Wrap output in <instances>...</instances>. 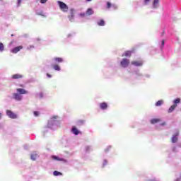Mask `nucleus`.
Wrapping results in <instances>:
<instances>
[{
  "label": "nucleus",
  "mask_w": 181,
  "mask_h": 181,
  "mask_svg": "<svg viewBox=\"0 0 181 181\" xmlns=\"http://www.w3.org/2000/svg\"><path fill=\"white\" fill-rule=\"evenodd\" d=\"M177 107V105H172L168 109V112L170 114V112H173L175 111V109Z\"/></svg>",
  "instance_id": "nucleus-15"
},
{
  "label": "nucleus",
  "mask_w": 181,
  "mask_h": 181,
  "mask_svg": "<svg viewBox=\"0 0 181 181\" xmlns=\"http://www.w3.org/2000/svg\"><path fill=\"white\" fill-rule=\"evenodd\" d=\"M55 123H56V120H54V119L49 120L48 124H47V127L52 128L53 127L54 124H55Z\"/></svg>",
  "instance_id": "nucleus-14"
},
{
  "label": "nucleus",
  "mask_w": 181,
  "mask_h": 181,
  "mask_svg": "<svg viewBox=\"0 0 181 181\" xmlns=\"http://www.w3.org/2000/svg\"><path fill=\"white\" fill-rule=\"evenodd\" d=\"M87 1V2H90V1H91V0H86Z\"/></svg>",
  "instance_id": "nucleus-42"
},
{
  "label": "nucleus",
  "mask_w": 181,
  "mask_h": 181,
  "mask_svg": "<svg viewBox=\"0 0 181 181\" xmlns=\"http://www.w3.org/2000/svg\"><path fill=\"white\" fill-rule=\"evenodd\" d=\"M161 45H162V46H165V40H162Z\"/></svg>",
  "instance_id": "nucleus-34"
},
{
  "label": "nucleus",
  "mask_w": 181,
  "mask_h": 181,
  "mask_svg": "<svg viewBox=\"0 0 181 181\" xmlns=\"http://www.w3.org/2000/svg\"><path fill=\"white\" fill-rule=\"evenodd\" d=\"M34 115H35V117H39V112L35 111L34 112Z\"/></svg>",
  "instance_id": "nucleus-31"
},
{
  "label": "nucleus",
  "mask_w": 181,
  "mask_h": 181,
  "mask_svg": "<svg viewBox=\"0 0 181 181\" xmlns=\"http://www.w3.org/2000/svg\"><path fill=\"white\" fill-rule=\"evenodd\" d=\"M21 2H22V0H18V5H21Z\"/></svg>",
  "instance_id": "nucleus-35"
},
{
  "label": "nucleus",
  "mask_w": 181,
  "mask_h": 181,
  "mask_svg": "<svg viewBox=\"0 0 181 181\" xmlns=\"http://www.w3.org/2000/svg\"><path fill=\"white\" fill-rule=\"evenodd\" d=\"M17 93H18L21 95V94H28V90L23 88H17Z\"/></svg>",
  "instance_id": "nucleus-13"
},
{
  "label": "nucleus",
  "mask_w": 181,
  "mask_h": 181,
  "mask_svg": "<svg viewBox=\"0 0 181 181\" xmlns=\"http://www.w3.org/2000/svg\"><path fill=\"white\" fill-rule=\"evenodd\" d=\"M22 49H23V46L20 45V46H18V47H16L13 48L11 50V52L13 53L14 54H16V53H18V52H21V50H22Z\"/></svg>",
  "instance_id": "nucleus-4"
},
{
  "label": "nucleus",
  "mask_w": 181,
  "mask_h": 181,
  "mask_svg": "<svg viewBox=\"0 0 181 181\" xmlns=\"http://www.w3.org/2000/svg\"><path fill=\"white\" fill-rule=\"evenodd\" d=\"M131 63L133 66H142L143 64L141 61H132Z\"/></svg>",
  "instance_id": "nucleus-12"
},
{
  "label": "nucleus",
  "mask_w": 181,
  "mask_h": 181,
  "mask_svg": "<svg viewBox=\"0 0 181 181\" xmlns=\"http://www.w3.org/2000/svg\"><path fill=\"white\" fill-rule=\"evenodd\" d=\"M52 67H53V69H54L57 71H60V66H59V65L54 64V65L52 66Z\"/></svg>",
  "instance_id": "nucleus-24"
},
{
  "label": "nucleus",
  "mask_w": 181,
  "mask_h": 181,
  "mask_svg": "<svg viewBox=\"0 0 181 181\" xmlns=\"http://www.w3.org/2000/svg\"><path fill=\"white\" fill-rule=\"evenodd\" d=\"M180 101H181V99L180 98H178L174 100V101H173L174 104L173 105H177V104H180Z\"/></svg>",
  "instance_id": "nucleus-20"
},
{
  "label": "nucleus",
  "mask_w": 181,
  "mask_h": 181,
  "mask_svg": "<svg viewBox=\"0 0 181 181\" xmlns=\"http://www.w3.org/2000/svg\"><path fill=\"white\" fill-rule=\"evenodd\" d=\"M41 4H46L47 2V0H40Z\"/></svg>",
  "instance_id": "nucleus-32"
},
{
  "label": "nucleus",
  "mask_w": 181,
  "mask_h": 181,
  "mask_svg": "<svg viewBox=\"0 0 181 181\" xmlns=\"http://www.w3.org/2000/svg\"><path fill=\"white\" fill-rule=\"evenodd\" d=\"M162 104H163V100H158V102H156V107H160V105H162Z\"/></svg>",
  "instance_id": "nucleus-21"
},
{
  "label": "nucleus",
  "mask_w": 181,
  "mask_h": 181,
  "mask_svg": "<svg viewBox=\"0 0 181 181\" xmlns=\"http://www.w3.org/2000/svg\"><path fill=\"white\" fill-rule=\"evenodd\" d=\"M52 159H53L54 160H59L60 162H64L65 163H66V162H67V160L66 159L60 158L56 156H52Z\"/></svg>",
  "instance_id": "nucleus-10"
},
{
  "label": "nucleus",
  "mask_w": 181,
  "mask_h": 181,
  "mask_svg": "<svg viewBox=\"0 0 181 181\" xmlns=\"http://www.w3.org/2000/svg\"><path fill=\"white\" fill-rule=\"evenodd\" d=\"M35 47L33 45H30L29 47H28V49H34Z\"/></svg>",
  "instance_id": "nucleus-33"
},
{
  "label": "nucleus",
  "mask_w": 181,
  "mask_h": 181,
  "mask_svg": "<svg viewBox=\"0 0 181 181\" xmlns=\"http://www.w3.org/2000/svg\"><path fill=\"white\" fill-rule=\"evenodd\" d=\"M38 15H42L41 13H38Z\"/></svg>",
  "instance_id": "nucleus-44"
},
{
  "label": "nucleus",
  "mask_w": 181,
  "mask_h": 181,
  "mask_svg": "<svg viewBox=\"0 0 181 181\" xmlns=\"http://www.w3.org/2000/svg\"><path fill=\"white\" fill-rule=\"evenodd\" d=\"M107 9H110V8H111V3H110V2L107 3Z\"/></svg>",
  "instance_id": "nucleus-30"
},
{
  "label": "nucleus",
  "mask_w": 181,
  "mask_h": 181,
  "mask_svg": "<svg viewBox=\"0 0 181 181\" xmlns=\"http://www.w3.org/2000/svg\"><path fill=\"white\" fill-rule=\"evenodd\" d=\"M165 33V31L163 32V35Z\"/></svg>",
  "instance_id": "nucleus-43"
},
{
  "label": "nucleus",
  "mask_w": 181,
  "mask_h": 181,
  "mask_svg": "<svg viewBox=\"0 0 181 181\" xmlns=\"http://www.w3.org/2000/svg\"><path fill=\"white\" fill-rule=\"evenodd\" d=\"M37 158V154H36V153L31 154L32 160H36Z\"/></svg>",
  "instance_id": "nucleus-22"
},
{
  "label": "nucleus",
  "mask_w": 181,
  "mask_h": 181,
  "mask_svg": "<svg viewBox=\"0 0 181 181\" xmlns=\"http://www.w3.org/2000/svg\"><path fill=\"white\" fill-rule=\"evenodd\" d=\"M54 60H55V62H57V63H62L63 58L56 57V58H54Z\"/></svg>",
  "instance_id": "nucleus-23"
},
{
  "label": "nucleus",
  "mask_w": 181,
  "mask_h": 181,
  "mask_svg": "<svg viewBox=\"0 0 181 181\" xmlns=\"http://www.w3.org/2000/svg\"><path fill=\"white\" fill-rule=\"evenodd\" d=\"M175 181H180V178H177Z\"/></svg>",
  "instance_id": "nucleus-38"
},
{
  "label": "nucleus",
  "mask_w": 181,
  "mask_h": 181,
  "mask_svg": "<svg viewBox=\"0 0 181 181\" xmlns=\"http://www.w3.org/2000/svg\"><path fill=\"white\" fill-rule=\"evenodd\" d=\"M13 97L16 101H22V95L19 93H13Z\"/></svg>",
  "instance_id": "nucleus-9"
},
{
  "label": "nucleus",
  "mask_w": 181,
  "mask_h": 181,
  "mask_svg": "<svg viewBox=\"0 0 181 181\" xmlns=\"http://www.w3.org/2000/svg\"><path fill=\"white\" fill-rule=\"evenodd\" d=\"M2 118V113H0V119Z\"/></svg>",
  "instance_id": "nucleus-39"
},
{
  "label": "nucleus",
  "mask_w": 181,
  "mask_h": 181,
  "mask_svg": "<svg viewBox=\"0 0 181 181\" xmlns=\"http://www.w3.org/2000/svg\"><path fill=\"white\" fill-rule=\"evenodd\" d=\"M6 115L9 117V118H11L12 119H16V118H18V115L13 113V112H12L11 110H7Z\"/></svg>",
  "instance_id": "nucleus-2"
},
{
  "label": "nucleus",
  "mask_w": 181,
  "mask_h": 181,
  "mask_svg": "<svg viewBox=\"0 0 181 181\" xmlns=\"http://www.w3.org/2000/svg\"><path fill=\"white\" fill-rule=\"evenodd\" d=\"M12 80H21V78H23V75L21 74H16L11 76Z\"/></svg>",
  "instance_id": "nucleus-5"
},
{
  "label": "nucleus",
  "mask_w": 181,
  "mask_h": 181,
  "mask_svg": "<svg viewBox=\"0 0 181 181\" xmlns=\"http://www.w3.org/2000/svg\"><path fill=\"white\" fill-rule=\"evenodd\" d=\"M160 125L163 126V125H166V122H163L160 124Z\"/></svg>",
  "instance_id": "nucleus-37"
},
{
  "label": "nucleus",
  "mask_w": 181,
  "mask_h": 181,
  "mask_svg": "<svg viewBox=\"0 0 181 181\" xmlns=\"http://www.w3.org/2000/svg\"><path fill=\"white\" fill-rule=\"evenodd\" d=\"M158 4H159V0H154L153 1V6H154V8H156V5H158Z\"/></svg>",
  "instance_id": "nucleus-27"
},
{
  "label": "nucleus",
  "mask_w": 181,
  "mask_h": 181,
  "mask_svg": "<svg viewBox=\"0 0 181 181\" xmlns=\"http://www.w3.org/2000/svg\"><path fill=\"white\" fill-rule=\"evenodd\" d=\"M47 76L50 78V77H52V75H50L49 74H47Z\"/></svg>",
  "instance_id": "nucleus-36"
},
{
  "label": "nucleus",
  "mask_w": 181,
  "mask_h": 181,
  "mask_svg": "<svg viewBox=\"0 0 181 181\" xmlns=\"http://www.w3.org/2000/svg\"><path fill=\"white\" fill-rule=\"evenodd\" d=\"M86 15H88V16H90V15H94V11H93V8H88L86 11Z\"/></svg>",
  "instance_id": "nucleus-17"
},
{
  "label": "nucleus",
  "mask_w": 181,
  "mask_h": 181,
  "mask_svg": "<svg viewBox=\"0 0 181 181\" xmlns=\"http://www.w3.org/2000/svg\"><path fill=\"white\" fill-rule=\"evenodd\" d=\"M53 118H54V119H56L57 118V117L54 116Z\"/></svg>",
  "instance_id": "nucleus-40"
},
{
  "label": "nucleus",
  "mask_w": 181,
  "mask_h": 181,
  "mask_svg": "<svg viewBox=\"0 0 181 181\" xmlns=\"http://www.w3.org/2000/svg\"><path fill=\"white\" fill-rule=\"evenodd\" d=\"M98 25L99 26H105V21H104V20H100V21L98 22Z\"/></svg>",
  "instance_id": "nucleus-19"
},
{
  "label": "nucleus",
  "mask_w": 181,
  "mask_h": 181,
  "mask_svg": "<svg viewBox=\"0 0 181 181\" xmlns=\"http://www.w3.org/2000/svg\"><path fill=\"white\" fill-rule=\"evenodd\" d=\"M177 136H179V131H177L172 137L171 141L173 144L177 142Z\"/></svg>",
  "instance_id": "nucleus-8"
},
{
  "label": "nucleus",
  "mask_w": 181,
  "mask_h": 181,
  "mask_svg": "<svg viewBox=\"0 0 181 181\" xmlns=\"http://www.w3.org/2000/svg\"><path fill=\"white\" fill-rule=\"evenodd\" d=\"M160 119H152L151 120V124H158V122H160Z\"/></svg>",
  "instance_id": "nucleus-18"
},
{
  "label": "nucleus",
  "mask_w": 181,
  "mask_h": 181,
  "mask_svg": "<svg viewBox=\"0 0 181 181\" xmlns=\"http://www.w3.org/2000/svg\"><path fill=\"white\" fill-rule=\"evenodd\" d=\"M151 2V0H144V5H148Z\"/></svg>",
  "instance_id": "nucleus-29"
},
{
  "label": "nucleus",
  "mask_w": 181,
  "mask_h": 181,
  "mask_svg": "<svg viewBox=\"0 0 181 181\" xmlns=\"http://www.w3.org/2000/svg\"><path fill=\"white\" fill-rule=\"evenodd\" d=\"M100 110H107V108H108V104L105 102L100 103Z\"/></svg>",
  "instance_id": "nucleus-11"
},
{
  "label": "nucleus",
  "mask_w": 181,
  "mask_h": 181,
  "mask_svg": "<svg viewBox=\"0 0 181 181\" xmlns=\"http://www.w3.org/2000/svg\"><path fill=\"white\" fill-rule=\"evenodd\" d=\"M72 132L73 134H74V135H78L80 134V132L78 131V129H77V128L74 126L72 127Z\"/></svg>",
  "instance_id": "nucleus-16"
},
{
  "label": "nucleus",
  "mask_w": 181,
  "mask_h": 181,
  "mask_svg": "<svg viewBox=\"0 0 181 181\" xmlns=\"http://www.w3.org/2000/svg\"><path fill=\"white\" fill-rule=\"evenodd\" d=\"M132 53H135V49H132L130 51H126L124 53V56H125V57H131Z\"/></svg>",
  "instance_id": "nucleus-7"
},
{
  "label": "nucleus",
  "mask_w": 181,
  "mask_h": 181,
  "mask_svg": "<svg viewBox=\"0 0 181 181\" xmlns=\"http://www.w3.org/2000/svg\"><path fill=\"white\" fill-rule=\"evenodd\" d=\"M81 16H86V14H85V13H83V14H81Z\"/></svg>",
  "instance_id": "nucleus-41"
},
{
  "label": "nucleus",
  "mask_w": 181,
  "mask_h": 181,
  "mask_svg": "<svg viewBox=\"0 0 181 181\" xmlns=\"http://www.w3.org/2000/svg\"><path fill=\"white\" fill-rule=\"evenodd\" d=\"M11 36H13V34H12Z\"/></svg>",
  "instance_id": "nucleus-45"
},
{
  "label": "nucleus",
  "mask_w": 181,
  "mask_h": 181,
  "mask_svg": "<svg viewBox=\"0 0 181 181\" xmlns=\"http://www.w3.org/2000/svg\"><path fill=\"white\" fill-rule=\"evenodd\" d=\"M120 64L122 66V67H128V66H129V59H123L121 62Z\"/></svg>",
  "instance_id": "nucleus-3"
},
{
  "label": "nucleus",
  "mask_w": 181,
  "mask_h": 181,
  "mask_svg": "<svg viewBox=\"0 0 181 181\" xmlns=\"http://www.w3.org/2000/svg\"><path fill=\"white\" fill-rule=\"evenodd\" d=\"M4 44L0 42V52H4Z\"/></svg>",
  "instance_id": "nucleus-26"
},
{
  "label": "nucleus",
  "mask_w": 181,
  "mask_h": 181,
  "mask_svg": "<svg viewBox=\"0 0 181 181\" xmlns=\"http://www.w3.org/2000/svg\"><path fill=\"white\" fill-rule=\"evenodd\" d=\"M84 120H79L78 121V125H83L84 124Z\"/></svg>",
  "instance_id": "nucleus-28"
},
{
  "label": "nucleus",
  "mask_w": 181,
  "mask_h": 181,
  "mask_svg": "<svg viewBox=\"0 0 181 181\" xmlns=\"http://www.w3.org/2000/svg\"><path fill=\"white\" fill-rule=\"evenodd\" d=\"M57 4L62 12H67L69 11V6L63 1H58Z\"/></svg>",
  "instance_id": "nucleus-1"
},
{
  "label": "nucleus",
  "mask_w": 181,
  "mask_h": 181,
  "mask_svg": "<svg viewBox=\"0 0 181 181\" xmlns=\"http://www.w3.org/2000/svg\"><path fill=\"white\" fill-rule=\"evenodd\" d=\"M68 18L71 22H73V21L74 20V8L70 9V13H69V15L68 16Z\"/></svg>",
  "instance_id": "nucleus-6"
},
{
  "label": "nucleus",
  "mask_w": 181,
  "mask_h": 181,
  "mask_svg": "<svg viewBox=\"0 0 181 181\" xmlns=\"http://www.w3.org/2000/svg\"><path fill=\"white\" fill-rule=\"evenodd\" d=\"M53 175L54 176H62V173L59 172V171H54L53 172Z\"/></svg>",
  "instance_id": "nucleus-25"
}]
</instances>
